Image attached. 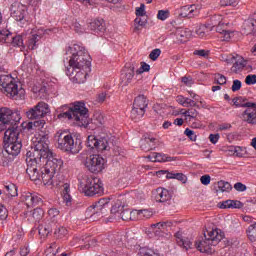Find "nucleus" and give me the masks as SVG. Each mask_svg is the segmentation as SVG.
Returning a JSON list of instances; mask_svg holds the SVG:
<instances>
[{
  "label": "nucleus",
  "mask_w": 256,
  "mask_h": 256,
  "mask_svg": "<svg viewBox=\"0 0 256 256\" xmlns=\"http://www.w3.org/2000/svg\"><path fill=\"white\" fill-rule=\"evenodd\" d=\"M34 150L26 153V173L29 175L31 181L39 179V172L37 167H41V161L46 159H53V152L49 149V135L45 131L37 133L32 139Z\"/></svg>",
  "instance_id": "1"
},
{
  "label": "nucleus",
  "mask_w": 256,
  "mask_h": 256,
  "mask_svg": "<svg viewBox=\"0 0 256 256\" xmlns=\"http://www.w3.org/2000/svg\"><path fill=\"white\" fill-rule=\"evenodd\" d=\"M61 167H63V160L60 158L54 157L41 161V166L37 167L39 177L33 181L42 179L46 187H61V179H63V176L57 175L58 171H61Z\"/></svg>",
  "instance_id": "2"
},
{
  "label": "nucleus",
  "mask_w": 256,
  "mask_h": 256,
  "mask_svg": "<svg viewBox=\"0 0 256 256\" xmlns=\"http://www.w3.org/2000/svg\"><path fill=\"white\" fill-rule=\"evenodd\" d=\"M66 110V111H65ZM63 111L58 115V119H73L79 121L80 125H88L89 110L85 107V102H75L72 106H63Z\"/></svg>",
  "instance_id": "3"
},
{
  "label": "nucleus",
  "mask_w": 256,
  "mask_h": 256,
  "mask_svg": "<svg viewBox=\"0 0 256 256\" xmlns=\"http://www.w3.org/2000/svg\"><path fill=\"white\" fill-rule=\"evenodd\" d=\"M223 240V233L219 229L208 230L204 238L195 242V247L200 253H215V247Z\"/></svg>",
  "instance_id": "4"
},
{
  "label": "nucleus",
  "mask_w": 256,
  "mask_h": 256,
  "mask_svg": "<svg viewBox=\"0 0 256 256\" xmlns=\"http://www.w3.org/2000/svg\"><path fill=\"white\" fill-rule=\"evenodd\" d=\"M71 53L69 67L66 69H86V71H89V67H91V56H89V52H87L85 47L74 44L71 48Z\"/></svg>",
  "instance_id": "5"
},
{
  "label": "nucleus",
  "mask_w": 256,
  "mask_h": 256,
  "mask_svg": "<svg viewBox=\"0 0 256 256\" xmlns=\"http://www.w3.org/2000/svg\"><path fill=\"white\" fill-rule=\"evenodd\" d=\"M78 191L84 193L86 197L103 195V183L99 178L84 175L79 179Z\"/></svg>",
  "instance_id": "6"
},
{
  "label": "nucleus",
  "mask_w": 256,
  "mask_h": 256,
  "mask_svg": "<svg viewBox=\"0 0 256 256\" xmlns=\"http://www.w3.org/2000/svg\"><path fill=\"white\" fill-rule=\"evenodd\" d=\"M0 89L3 93H6L8 97H13L14 99H25V89L19 88L17 81L10 74L0 75Z\"/></svg>",
  "instance_id": "7"
},
{
  "label": "nucleus",
  "mask_w": 256,
  "mask_h": 256,
  "mask_svg": "<svg viewBox=\"0 0 256 256\" xmlns=\"http://www.w3.org/2000/svg\"><path fill=\"white\" fill-rule=\"evenodd\" d=\"M55 141L57 142L58 149L61 151L70 152V153H79L81 151V140H76L73 138V135L67 132H57L55 134Z\"/></svg>",
  "instance_id": "8"
},
{
  "label": "nucleus",
  "mask_w": 256,
  "mask_h": 256,
  "mask_svg": "<svg viewBox=\"0 0 256 256\" xmlns=\"http://www.w3.org/2000/svg\"><path fill=\"white\" fill-rule=\"evenodd\" d=\"M148 105L149 100H147V97H145L143 94L138 95L133 102L131 119H133V121H139V119L145 115V109H147Z\"/></svg>",
  "instance_id": "9"
},
{
  "label": "nucleus",
  "mask_w": 256,
  "mask_h": 256,
  "mask_svg": "<svg viewBox=\"0 0 256 256\" xmlns=\"http://www.w3.org/2000/svg\"><path fill=\"white\" fill-rule=\"evenodd\" d=\"M110 201L111 198L109 197L101 198L94 205L90 206L86 211V213H92L90 219H92V221H97V219L103 217L107 209H109Z\"/></svg>",
  "instance_id": "10"
},
{
  "label": "nucleus",
  "mask_w": 256,
  "mask_h": 256,
  "mask_svg": "<svg viewBox=\"0 0 256 256\" xmlns=\"http://www.w3.org/2000/svg\"><path fill=\"white\" fill-rule=\"evenodd\" d=\"M84 165L90 173H101L105 169V159L99 154H92L86 158Z\"/></svg>",
  "instance_id": "11"
},
{
  "label": "nucleus",
  "mask_w": 256,
  "mask_h": 256,
  "mask_svg": "<svg viewBox=\"0 0 256 256\" xmlns=\"http://www.w3.org/2000/svg\"><path fill=\"white\" fill-rule=\"evenodd\" d=\"M21 121V113L19 111H13L7 107L0 108V123L3 125H15Z\"/></svg>",
  "instance_id": "12"
},
{
  "label": "nucleus",
  "mask_w": 256,
  "mask_h": 256,
  "mask_svg": "<svg viewBox=\"0 0 256 256\" xmlns=\"http://www.w3.org/2000/svg\"><path fill=\"white\" fill-rule=\"evenodd\" d=\"M86 147L96 149V151H109V136L97 138L93 135L88 136Z\"/></svg>",
  "instance_id": "13"
},
{
  "label": "nucleus",
  "mask_w": 256,
  "mask_h": 256,
  "mask_svg": "<svg viewBox=\"0 0 256 256\" xmlns=\"http://www.w3.org/2000/svg\"><path fill=\"white\" fill-rule=\"evenodd\" d=\"M10 15L15 21H18L20 25H25V23H27V20L25 19V16L27 15V6L20 2H14L10 7Z\"/></svg>",
  "instance_id": "14"
},
{
  "label": "nucleus",
  "mask_w": 256,
  "mask_h": 256,
  "mask_svg": "<svg viewBox=\"0 0 256 256\" xmlns=\"http://www.w3.org/2000/svg\"><path fill=\"white\" fill-rule=\"evenodd\" d=\"M48 113H50L49 104L39 102L36 106L30 108L26 112V117L28 119H42V117H45Z\"/></svg>",
  "instance_id": "15"
},
{
  "label": "nucleus",
  "mask_w": 256,
  "mask_h": 256,
  "mask_svg": "<svg viewBox=\"0 0 256 256\" xmlns=\"http://www.w3.org/2000/svg\"><path fill=\"white\" fill-rule=\"evenodd\" d=\"M91 73V67L89 70L83 68L66 69V75L70 77L73 83H85L87 81V75Z\"/></svg>",
  "instance_id": "16"
},
{
  "label": "nucleus",
  "mask_w": 256,
  "mask_h": 256,
  "mask_svg": "<svg viewBox=\"0 0 256 256\" xmlns=\"http://www.w3.org/2000/svg\"><path fill=\"white\" fill-rule=\"evenodd\" d=\"M21 141V130L17 123L11 124L4 133V143H17Z\"/></svg>",
  "instance_id": "17"
},
{
  "label": "nucleus",
  "mask_w": 256,
  "mask_h": 256,
  "mask_svg": "<svg viewBox=\"0 0 256 256\" xmlns=\"http://www.w3.org/2000/svg\"><path fill=\"white\" fill-rule=\"evenodd\" d=\"M167 225L171 226L170 222H158L150 226V230L154 233L157 239H169L171 234L167 233Z\"/></svg>",
  "instance_id": "18"
},
{
  "label": "nucleus",
  "mask_w": 256,
  "mask_h": 256,
  "mask_svg": "<svg viewBox=\"0 0 256 256\" xmlns=\"http://www.w3.org/2000/svg\"><path fill=\"white\" fill-rule=\"evenodd\" d=\"M243 107H247L242 114L243 121L249 125H256V103L246 102Z\"/></svg>",
  "instance_id": "19"
},
{
  "label": "nucleus",
  "mask_w": 256,
  "mask_h": 256,
  "mask_svg": "<svg viewBox=\"0 0 256 256\" xmlns=\"http://www.w3.org/2000/svg\"><path fill=\"white\" fill-rule=\"evenodd\" d=\"M23 147V144L21 141L17 142H4V151L2 152V155L5 157V155H11L12 157H17L21 153V148Z\"/></svg>",
  "instance_id": "20"
},
{
  "label": "nucleus",
  "mask_w": 256,
  "mask_h": 256,
  "mask_svg": "<svg viewBox=\"0 0 256 256\" xmlns=\"http://www.w3.org/2000/svg\"><path fill=\"white\" fill-rule=\"evenodd\" d=\"M51 32V30H45L43 28L38 29L37 33L32 34L28 38L27 47L31 51H34V49H37L39 41L43 39V35H47Z\"/></svg>",
  "instance_id": "21"
},
{
  "label": "nucleus",
  "mask_w": 256,
  "mask_h": 256,
  "mask_svg": "<svg viewBox=\"0 0 256 256\" xmlns=\"http://www.w3.org/2000/svg\"><path fill=\"white\" fill-rule=\"evenodd\" d=\"M192 32L189 28H177L174 33L170 35L174 43H186V41L191 37Z\"/></svg>",
  "instance_id": "22"
},
{
  "label": "nucleus",
  "mask_w": 256,
  "mask_h": 256,
  "mask_svg": "<svg viewBox=\"0 0 256 256\" xmlns=\"http://www.w3.org/2000/svg\"><path fill=\"white\" fill-rule=\"evenodd\" d=\"M133 77H135V66L129 64V66H126L121 73V81L123 85H129V83L133 81Z\"/></svg>",
  "instance_id": "23"
},
{
  "label": "nucleus",
  "mask_w": 256,
  "mask_h": 256,
  "mask_svg": "<svg viewBox=\"0 0 256 256\" xmlns=\"http://www.w3.org/2000/svg\"><path fill=\"white\" fill-rule=\"evenodd\" d=\"M230 63H233L231 67L232 73H239V71H243L245 68V59L243 57L236 55L230 58Z\"/></svg>",
  "instance_id": "24"
},
{
  "label": "nucleus",
  "mask_w": 256,
  "mask_h": 256,
  "mask_svg": "<svg viewBox=\"0 0 256 256\" xmlns=\"http://www.w3.org/2000/svg\"><path fill=\"white\" fill-rule=\"evenodd\" d=\"M174 237L176 239L177 245H179V247H183V249H185L186 251H189V249L193 247V242H191L189 238H183V233L176 232Z\"/></svg>",
  "instance_id": "25"
},
{
  "label": "nucleus",
  "mask_w": 256,
  "mask_h": 256,
  "mask_svg": "<svg viewBox=\"0 0 256 256\" xmlns=\"http://www.w3.org/2000/svg\"><path fill=\"white\" fill-rule=\"evenodd\" d=\"M155 145H157V139L151 136L144 137L140 141V148L142 151H151L152 149H155Z\"/></svg>",
  "instance_id": "26"
},
{
  "label": "nucleus",
  "mask_w": 256,
  "mask_h": 256,
  "mask_svg": "<svg viewBox=\"0 0 256 256\" xmlns=\"http://www.w3.org/2000/svg\"><path fill=\"white\" fill-rule=\"evenodd\" d=\"M148 159L152 161V163H163V162H171L175 161L174 157L167 156L166 154H161L157 152H153L151 155L148 156Z\"/></svg>",
  "instance_id": "27"
},
{
  "label": "nucleus",
  "mask_w": 256,
  "mask_h": 256,
  "mask_svg": "<svg viewBox=\"0 0 256 256\" xmlns=\"http://www.w3.org/2000/svg\"><path fill=\"white\" fill-rule=\"evenodd\" d=\"M215 31H216V33H219L220 35H222L221 37H222L223 41H229V39H231V37H233V32L227 30V23H225V22H222L221 24L216 26Z\"/></svg>",
  "instance_id": "28"
},
{
  "label": "nucleus",
  "mask_w": 256,
  "mask_h": 256,
  "mask_svg": "<svg viewBox=\"0 0 256 256\" xmlns=\"http://www.w3.org/2000/svg\"><path fill=\"white\" fill-rule=\"evenodd\" d=\"M156 201L158 203H167V201H171V192L165 188H158L156 189Z\"/></svg>",
  "instance_id": "29"
},
{
  "label": "nucleus",
  "mask_w": 256,
  "mask_h": 256,
  "mask_svg": "<svg viewBox=\"0 0 256 256\" xmlns=\"http://www.w3.org/2000/svg\"><path fill=\"white\" fill-rule=\"evenodd\" d=\"M89 29H91V31H95V33H103V31H105V22L103 19H95L90 22Z\"/></svg>",
  "instance_id": "30"
},
{
  "label": "nucleus",
  "mask_w": 256,
  "mask_h": 256,
  "mask_svg": "<svg viewBox=\"0 0 256 256\" xmlns=\"http://www.w3.org/2000/svg\"><path fill=\"white\" fill-rule=\"evenodd\" d=\"M53 227H55V225L51 224V222H45L44 224H41L38 227L39 235H41V237H47L49 233L53 231Z\"/></svg>",
  "instance_id": "31"
},
{
  "label": "nucleus",
  "mask_w": 256,
  "mask_h": 256,
  "mask_svg": "<svg viewBox=\"0 0 256 256\" xmlns=\"http://www.w3.org/2000/svg\"><path fill=\"white\" fill-rule=\"evenodd\" d=\"M133 215H136V220H143V219H151L153 217V212L150 210H133Z\"/></svg>",
  "instance_id": "32"
},
{
  "label": "nucleus",
  "mask_w": 256,
  "mask_h": 256,
  "mask_svg": "<svg viewBox=\"0 0 256 256\" xmlns=\"http://www.w3.org/2000/svg\"><path fill=\"white\" fill-rule=\"evenodd\" d=\"M62 187H63L62 195H63L64 203L67 205V207H69L71 206V201H72L71 194H69L71 191V188L68 183H64Z\"/></svg>",
  "instance_id": "33"
},
{
  "label": "nucleus",
  "mask_w": 256,
  "mask_h": 256,
  "mask_svg": "<svg viewBox=\"0 0 256 256\" xmlns=\"http://www.w3.org/2000/svg\"><path fill=\"white\" fill-rule=\"evenodd\" d=\"M45 124V120H36L34 122H29L27 127L28 129H35L38 133H41V131H45Z\"/></svg>",
  "instance_id": "34"
},
{
  "label": "nucleus",
  "mask_w": 256,
  "mask_h": 256,
  "mask_svg": "<svg viewBox=\"0 0 256 256\" xmlns=\"http://www.w3.org/2000/svg\"><path fill=\"white\" fill-rule=\"evenodd\" d=\"M223 23V16L221 15H214L210 18V23L206 25L209 27L210 31H213L216 27Z\"/></svg>",
  "instance_id": "35"
},
{
  "label": "nucleus",
  "mask_w": 256,
  "mask_h": 256,
  "mask_svg": "<svg viewBox=\"0 0 256 256\" xmlns=\"http://www.w3.org/2000/svg\"><path fill=\"white\" fill-rule=\"evenodd\" d=\"M58 217H59V210L57 208H51L48 210V219L46 222L55 226L57 223Z\"/></svg>",
  "instance_id": "36"
},
{
  "label": "nucleus",
  "mask_w": 256,
  "mask_h": 256,
  "mask_svg": "<svg viewBox=\"0 0 256 256\" xmlns=\"http://www.w3.org/2000/svg\"><path fill=\"white\" fill-rule=\"evenodd\" d=\"M118 219H122V221H135L137 220V215L133 214V210H124L121 212Z\"/></svg>",
  "instance_id": "37"
},
{
  "label": "nucleus",
  "mask_w": 256,
  "mask_h": 256,
  "mask_svg": "<svg viewBox=\"0 0 256 256\" xmlns=\"http://www.w3.org/2000/svg\"><path fill=\"white\" fill-rule=\"evenodd\" d=\"M181 115H184L186 119H189V121H191V119H197V117L199 116V112L195 108H190L188 110L182 109Z\"/></svg>",
  "instance_id": "38"
},
{
  "label": "nucleus",
  "mask_w": 256,
  "mask_h": 256,
  "mask_svg": "<svg viewBox=\"0 0 256 256\" xmlns=\"http://www.w3.org/2000/svg\"><path fill=\"white\" fill-rule=\"evenodd\" d=\"M244 35H251L255 30V21L253 20H246L243 24Z\"/></svg>",
  "instance_id": "39"
},
{
  "label": "nucleus",
  "mask_w": 256,
  "mask_h": 256,
  "mask_svg": "<svg viewBox=\"0 0 256 256\" xmlns=\"http://www.w3.org/2000/svg\"><path fill=\"white\" fill-rule=\"evenodd\" d=\"M125 210V206L121 205V202H117L115 205L111 208V215H115L117 219H119L121 213Z\"/></svg>",
  "instance_id": "40"
},
{
  "label": "nucleus",
  "mask_w": 256,
  "mask_h": 256,
  "mask_svg": "<svg viewBox=\"0 0 256 256\" xmlns=\"http://www.w3.org/2000/svg\"><path fill=\"white\" fill-rule=\"evenodd\" d=\"M4 187L6 189L5 193L8 197H17V186L15 184L10 183L5 185Z\"/></svg>",
  "instance_id": "41"
},
{
  "label": "nucleus",
  "mask_w": 256,
  "mask_h": 256,
  "mask_svg": "<svg viewBox=\"0 0 256 256\" xmlns=\"http://www.w3.org/2000/svg\"><path fill=\"white\" fill-rule=\"evenodd\" d=\"M217 187H218L217 191H220L221 193H225V192L229 193V191H231V189H233L231 184L229 182H225V181H219L217 183Z\"/></svg>",
  "instance_id": "42"
},
{
  "label": "nucleus",
  "mask_w": 256,
  "mask_h": 256,
  "mask_svg": "<svg viewBox=\"0 0 256 256\" xmlns=\"http://www.w3.org/2000/svg\"><path fill=\"white\" fill-rule=\"evenodd\" d=\"M209 32H211V28H209L207 24H202L196 30V35H198V37H205Z\"/></svg>",
  "instance_id": "43"
},
{
  "label": "nucleus",
  "mask_w": 256,
  "mask_h": 256,
  "mask_svg": "<svg viewBox=\"0 0 256 256\" xmlns=\"http://www.w3.org/2000/svg\"><path fill=\"white\" fill-rule=\"evenodd\" d=\"M247 235H248V239H250V241H256V222H254L253 224H251L248 229H247Z\"/></svg>",
  "instance_id": "44"
},
{
  "label": "nucleus",
  "mask_w": 256,
  "mask_h": 256,
  "mask_svg": "<svg viewBox=\"0 0 256 256\" xmlns=\"http://www.w3.org/2000/svg\"><path fill=\"white\" fill-rule=\"evenodd\" d=\"M46 256H56L59 253V248L57 247V243L53 242L45 251Z\"/></svg>",
  "instance_id": "45"
},
{
  "label": "nucleus",
  "mask_w": 256,
  "mask_h": 256,
  "mask_svg": "<svg viewBox=\"0 0 256 256\" xmlns=\"http://www.w3.org/2000/svg\"><path fill=\"white\" fill-rule=\"evenodd\" d=\"M43 215H45V212L41 208H36L32 212V218L34 221H41L43 219Z\"/></svg>",
  "instance_id": "46"
},
{
  "label": "nucleus",
  "mask_w": 256,
  "mask_h": 256,
  "mask_svg": "<svg viewBox=\"0 0 256 256\" xmlns=\"http://www.w3.org/2000/svg\"><path fill=\"white\" fill-rule=\"evenodd\" d=\"M13 47H23V36L17 35L10 38Z\"/></svg>",
  "instance_id": "47"
},
{
  "label": "nucleus",
  "mask_w": 256,
  "mask_h": 256,
  "mask_svg": "<svg viewBox=\"0 0 256 256\" xmlns=\"http://www.w3.org/2000/svg\"><path fill=\"white\" fill-rule=\"evenodd\" d=\"M67 233V228L59 227L58 229L55 230L54 235L57 239H63V237L67 236Z\"/></svg>",
  "instance_id": "48"
},
{
  "label": "nucleus",
  "mask_w": 256,
  "mask_h": 256,
  "mask_svg": "<svg viewBox=\"0 0 256 256\" xmlns=\"http://www.w3.org/2000/svg\"><path fill=\"white\" fill-rule=\"evenodd\" d=\"M32 199H33V193L26 192L22 195V201H24L25 205L28 207H32Z\"/></svg>",
  "instance_id": "49"
},
{
  "label": "nucleus",
  "mask_w": 256,
  "mask_h": 256,
  "mask_svg": "<svg viewBox=\"0 0 256 256\" xmlns=\"http://www.w3.org/2000/svg\"><path fill=\"white\" fill-rule=\"evenodd\" d=\"M11 32L9 30H0V37L4 43H11Z\"/></svg>",
  "instance_id": "50"
},
{
  "label": "nucleus",
  "mask_w": 256,
  "mask_h": 256,
  "mask_svg": "<svg viewBox=\"0 0 256 256\" xmlns=\"http://www.w3.org/2000/svg\"><path fill=\"white\" fill-rule=\"evenodd\" d=\"M140 65H141L140 68L138 70H136V75H141L143 73H147L151 69V66L145 62H141Z\"/></svg>",
  "instance_id": "51"
},
{
  "label": "nucleus",
  "mask_w": 256,
  "mask_h": 256,
  "mask_svg": "<svg viewBox=\"0 0 256 256\" xmlns=\"http://www.w3.org/2000/svg\"><path fill=\"white\" fill-rule=\"evenodd\" d=\"M94 121H96V125H103L105 123V116L101 112H96L94 114Z\"/></svg>",
  "instance_id": "52"
},
{
  "label": "nucleus",
  "mask_w": 256,
  "mask_h": 256,
  "mask_svg": "<svg viewBox=\"0 0 256 256\" xmlns=\"http://www.w3.org/2000/svg\"><path fill=\"white\" fill-rule=\"evenodd\" d=\"M169 15V10H159L157 14V19H159L160 21H165L166 19H169Z\"/></svg>",
  "instance_id": "53"
},
{
  "label": "nucleus",
  "mask_w": 256,
  "mask_h": 256,
  "mask_svg": "<svg viewBox=\"0 0 256 256\" xmlns=\"http://www.w3.org/2000/svg\"><path fill=\"white\" fill-rule=\"evenodd\" d=\"M184 107H197V109H201V106L197 105V100H194L193 98H187L184 103Z\"/></svg>",
  "instance_id": "54"
},
{
  "label": "nucleus",
  "mask_w": 256,
  "mask_h": 256,
  "mask_svg": "<svg viewBox=\"0 0 256 256\" xmlns=\"http://www.w3.org/2000/svg\"><path fill=\"white\" fill-rule=\"evenodd\" d=\"M43 204V199L41 196H39L36 193H32V207H35V205H42Z\"/></svg>",
  "instance_id": "55"
},
{
  "label": "nucleus",
  "mask_w": 256,
  "mask_h": 256,
  "mask_svg": "<svg viewBox=\"0 0 256 256\" xmlns=\"http://www.w3.org/2000/svg\"><path fill=\"white\" fill-rule=\"evenodd\" d=\"M239 3V0H220L221 7H235Z\"/></svg>",
  "instance_id": "56"
},
{
  "label": "nucleus",
  "mask_w": 256,
  "mask_h": 256,
  "mask_svg": "<svg viewBox=\"0 0 256 256\" xmlns=\"http://www.w3.org/2000/svg\"><path fill=\"white\" fill-rule=\"evenodd\" d=\"M159 55H161V49L156 48L150 52L149 57L152 61H157V59H159Z\"/></svg>",
  "instance_id": "57"
},
{
  "label": "nucleus",
  "mask_w": 256,
  "mask_h": 256,
  "mask_svg": "<svg viewBox=\"0 0 256 256\" xmlns=\"http://www.w3.org/2000/svg\"><path fill=\"white\" fill-rule=\"evenodd\" d=\"M215 81L218 85H225V83H227V78L223 74H216Z\"/></svg>",
  "instance_id": "58"
},
{
  "label": "nucleus",
  "mask_w": 256,
  "mask_h": 256,
  "mask_svg": "<svg viewBox=\"0 0 256 256\" xmlns=\"http://www.w3.org/2000/svg\"><path fill=\"white\" fill-rule=\"evenodd\" d=\"M232 149L234 150L235 157H243L245 155V149L243 147L234 146Z\"/></svg>",
  "instance_id": "59"
},
{
  "label": "nucleus",
  "mask_w": 256,
  "mask_h": 256,
  "mask_svg": "<svg viewBox=\"0 0 256 256\" xmlns=\"http://www.w3.org/2000/svg\"><path fill=\"white\" fill-rule=\"evenodd\" d=\"M182 83H184V85H186V87H191L193 85V83H195V81L193 80V77L191 76H184L181 79Z\"/></svg>",
  "instance_id": "60"
},
{
  "label": "nucleus",
  "mask_w": 256,
  "mask_h": 256,
  "mask_svg": "<svg viewBox=\"0 0 256 256\" xmlns=\"http://www.w3.org/2000/svg\"><path fill=\"white\" fill-rule=\"evenodd\" d=\"M184 134L190 138L191 141H197V135L195 132L189 128H186Z\"/></svg>",
  "instance_id": "61"
},
{
  "label": "nucleus",
  "mask_w": 256,
  "mask_h": 256,
  "mask_svg": "<svg viewBox=\"0 0 256 256\" xmlns=\"http://www.w3.org/2000/svg\"><path fill=\"white\" fill-rule=\"evenodd\" d=\"M107 97H109L107 92H100L96 97V101L97 103H105V100L107 99Z\"/></svg>",
  "instance_id": "62"
},
{
  "label": "nucleus",
  "mask_w": 256,
  "mask_h": 256,
  "mask_svg": "<svg viewBox=\"0 0 256 256\" xmlns=\"http://www.w3.org/2000/svg\"><path fill=\"white\" fill-rule=\"evenodd\" d=\"M245 83H246V85H255L256 75L255 74H250V75L246 76Z\"/></svg>",
  "instance_id": "63"
},
{
  "label": "nucleus",
  "mask_w": 256,
  "mask_h": 256,
  "mask_svg": "<svg viewBox=\"0 0 256 256\" xmlns=\"http://www.w3.org/2000/svg\"><path fill=\"white\" fill-rule=\"evenodd\" d=\"M142 255H143V256H160L159 253L154 252V251L151 250V249H143V250H142Z\"/></svg>",
  "instance_id": "64"
}]
</instances>
